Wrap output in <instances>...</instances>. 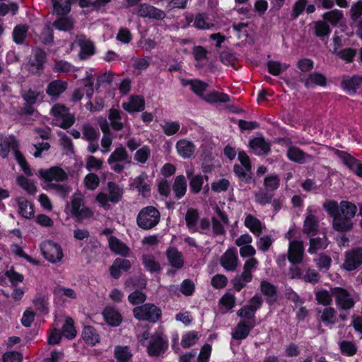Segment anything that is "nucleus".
Masks as SVG:
<instances>
[{"instance_id": "nucleus-1", "label": "nucleus", "mask_w": 362, "mask_h": 362, "mask_svg": "<svg viewBox=\"0 0 362 362\" xmlns=\"http://www.w3.org/2000/svg\"><path fill=\"white\" fill-rule=\"evenodd\" d=\"M323 208L333 218L332 227L340 233L349 232L353 228L352 218L357 213V206L349 201H341L339 204L329 200L323 204Z\"/></svg>"}, {"instance_id": "nucleus-2", "label": "nucleus", "mask_w": 362, "mask_h": 362, "mask_svg": "<svg viewBox=\"0 0 362 362\" xmlns=\"http://www.w3.org/2000/svg\"><path fill=\"white\" fill-rule=\"evenodd\" d=\"M12 151L14 156L21 167L24 173L28 176H32L33 172L29 167L23 154L18 151V144L16 139L13 136H4L0 135V156L6 158Z\"/></svg>"}, {"instance_id": "nucleus-3", "label": "nucleus", "mask_w": 362, "mask_h": 362, "mask_svg": "<svg viewBox=\"0 0 362 362\" xmlns=\"http://www.w3.org/2000/svg\"><path fill=\"white\" fill-rule=\"evenodd\" d=\"M160 217V212L154 206H148L139 212L136 223L144 230H150L159 223Z\"/></svg>"}, {"instance_id": "nucleus-4", "label": "nucleus", "mask_w": 362, "mask_h": 362, "mask_svg": "<svg viewBox=\"0 0 362 362\" xmlns=\"http://www.w3.org/2000/svg\"><path fill=\"white\" fill-rule=\"evenodd\" d=\"M66 209L78 221L90 218L93 214V211L84 205L83 197L80 193L74 194L71 203L66 205Z\"/></svg>"}, {"instance_id": "nucleus-5", "label": "nucleus", "mask_w": 362, "mask_h": 362, "mask_svg": "<svg viewBox=\"0 0 362 362\" xmlns=\"http://www.w3.org/2000/svg\"><path fill=\"white\" fill-rule=\"evenodd\" d=\"M131 163V158L122 146L116 148L107 159V163L111 170L117 173H122L124 169V165Z\"/></svg>"}, {"instance_id": "nucleus-6", "label": "nucleus", "mask_w": 362, "mask_h": 362, "mask_svg": "<svg viewBox=\"0 0 362 362\" xmlns=\"http://www.w3.org/2000/svg\"><path fill=\"white\" fill-rule=\"evenodd\" d=\"M50 113L55 118L56 124L63 129L71 127L75 122L74 116L63 105H54L50 110Z\"/></svg>"}, {"instance_id": "nucleus-7", "label": "nucleus", "mask_w": 362, "mask_h": 362, "mask_svg": "<svg viewBox=\"0 0 362 362\" xmlns=\"http://www.w3.org/2000/svg\"><path fill=\"white\" fill-rule=\"evenodd\" d=\"M134 317L139 320L156 322L159 320L161 310L153 304L146 303L133 309Z\"/></svg>"}, {"instance_id": "nucleus-8", "label": "nucleus", "mask_w": 362, "mask_h": 362, "mask_svg": "<svg viewBox=\"0 0 362 362\" xmlns=\"http://www.w3.org/2000/svg\"><path fill=\"white\" fill-rule=\"evenodd\" d=\"M334 154L340 158L342 163L358 177H362V163L346 151L332 148Z\"/></svg>"}, {"instance_id": "nucleus-9", "label": "nucleus", "mask_w": 362, "mask_h": 362, "mask_svg": "<svg viewBox=\"0 0 362 362\" xmlns=\"http://www.w3.org/2000/svg\"><path fill=\"white\" fill-rule=\"evenodd\" d=\"M41 250L45 258L52 263L59 262L63 257L61 246L53 241H45L41 245Z\"/></svg>"}, {"instance_id": "nucleus-10", "label": "nucleus", "mask_w": 362, "mask_h": 362, "mask_svg": "<svg viewBox=\"0 0 362 362\" xmlns=\"http://www.w3.org/2000/svg\"><path fill=\"white\" fill-rule=\"evenodd\" d=\"M293 231L289 230L288 233L286 234V238L289 240V247H288V257L285 255H279L276 259V263L278 266L284 269V267L286 264L287 260L290 264L289 267V273L288 274L291 279L294 278V273L292 269L294 267V240H292ZM285 272V270H284Z\"/></svg>"}, {"instance_id": "nucleus-11", "label": "nucleus", "mask_w": 362, "mask_h": 362, "mask_svg": "<svg viewBox=\"0 0 362 362\" xmlns=\"http://www.w3.org/2000/svg\"><path fill=\"white\" fill-rule=\"evenodd\" d=\"M362 264V247L353 248L345 253L343 269L348 272L357 269Z\"/></svg>"}, {"instance_id": "nucleus-12", "label": "nucleus", "mask_w": 362, "mask_h": 362, "mask_svg": "<svg viewBox=\"0 0 362 362\" xmlns=\"http://www.w3.org/2000/svg\"><path fill=\"white\" fill-rule=\"evenodd\" d=\"M38 174L41 178L47 182H64L67 180V173L60 167L54 166L49 169H41Z\"/></svg>"}, {"instance_id": "nucleus-13", "label": "nucleus", "mask_w": 362, "mask_h": 362, "mask_svg": "<svg viewBox=\"0 0 362 362\" xmlns=\"http://www.w3.org/2000/svg\"><path fill=\"white\" fill-rule=\"evenodd\" d=\"M168 344L160 334L156 333L151 336L149 345L147 347L148 354L152 356H157L165 351Z\"/></svg>"}, {"instance_id": "nucleus-14", "label": "nucleus", "mask_w": 362, "mask_h": 362, "mask_svg": "<svg viewBox=\"0 0 362 362\" xmlns=\"http://www.w3.org/2000/svg\"><path fill=\"white\" fill-rule=\"evenodd\" d=\"M331 293L335 296L337 305L342 310H349L354 307V300L350 298L349 292L341 287H334L331 288Z\"/></svg>"}, {"instance_id": "nucleus-15", "label": "nucleus", "mask_w": 362, "mask_h": 362, "mask_svg": "<svg viewBox=\"0 0 362 362\" xmlns=\"http://www.w3.org/2000/svg\"><path fill=\"white\" fill-rule=\"evenodd\" d=\"M177 155L183 159H189L194 156L197 147L194 142L187 139H180L175 144Z\"/></svg>"}, {"instance_id": "nucleus-16", "label": "nucleus", "mask_w": 362, "mask_h": 362, "mask_svg": "<svg viewBox=\"0 0 362 362\" xmlns=\"http://www.w3.org/2000/svg\"><path fill=\"white\" fill-rule=\"evenodd\" d=\"M362 84V76L354 74L351 76L344 75L341 81V88L349 95H354Z\"/></svg>"}, {"instance_id": "nucleus-17", "label": "nucleus", "mask_w": 362, "mask_h": 362, "mask_svg": "<svg viewBox=\"0 0 362 362\" xmlns=\"http://www.w3.org/2000/svg\"><path fill=\"white\" fill-rule=\"evenodd\" d=\"M299 81L303 83L305 87L308 89H313L315 86L325 87L327 84L326 76L317 71H314L307 76L304 75L300 78Z\"/></svg>"}, {"instance_id": "nucleus-18", "label": "nucleus", "mask_w": 362, "mask_h": 362, "mask_svg": "<svg viewBox=\"0 0 362 362\" xmlns=\"http://www.w3.org/2000/svg\"><path fill=\"white\" fill-rule=\"evenodd\" d=\"M45 62L46 53L40 49H35L34 50V59H30L26 66L30 72L37 74L43 70Z\"/></svg>"}, {"instance_id": "nucleus-19", "label": "nucleus", "mask_w": 362, "mask_h": 362, "mask_svg": "<svg viewBox=\"0 0 362 362\" xmlns=\"http://www.w3.org/2000/svg\"><path fill=\"white\" fill-rule=\"evenodd\" d=\"M136 13L141 17L155 20H163L165 18V13L163 11L146 4H140Z\"/></svg>"}, {"instance_id": "nucleus-20", "label": "nucleus", "mask_w": 362, "mask_h": 362, "mask_svg": "<svg viewBox=\"0 0 362 362\" xmlns=\"http://www.w3.org/2000/svg\"><path fill=\"white\" fill-rule=\"evenodd\" d=\"M238 257L235 248L228 249L221 257L220 264L227 271H235L238 267Z\"/></svg>"}, {"instance_id": "nucleus-21", "label": "nucleus", "mask_w": 362, "mask_h": 362, "mask_svg": "<svg viewBox=\"0 0 362 362\" xmlns=\"http://www.w3.org/2000/svg\"><path fill=\"white\" fill-rule=\"evenodd\" d=\"M18 214L25 219H31L35 216L34 205L23 197L15 198Z\"/></svg>"}, {"instance_id": "nucleus-22", "label": "nucleus", "mask_w": 362, "mask_h": 362, "mask_svg": "<svg viewBox=\"0 0 362 362\" xmlns=\"http://www.w3.org/2000/svg\"><path fill=\"white\" fill-rule=\"evenodd\" d=\"M215 211L218 217H212V229L216 235H223L225 233L224 225L228 224V219L227 216L216 206Z\"/></svg>"}, {"instance_id": "nucleus-23", "label": "nucleus", "mask_w": 362, "mask_h": 362, "mask_svg": "<svg viewBox=\"0 0 362 362\" xmlns=\"http://www.w3.org/2000/svg\"><path fill=\"white\" fill-rule=\"evenodd\" d=\"M93 77L91 75H87L84 80L83 87L76 90L72 96L74 101H79L83 96L84 93L88 98L93 94Z\"/></svg>"}, {"instance_id": "nucleus-24", "label": "nucleus", "mask_w": 362, "mask_h": 362, "mask_svg": "<svg viewBox=\"0 0 362 362\" xmlns=\"http://www.w3.org/2000/svg\"><path fill=\"white\" fill-rule=\"evenodd\" d=\"M199 212L194 208H189L185 214V221L188 230L191 233L199 230Z\"/></svg>"}, {"instance_id": "nucleus-25", "label": "nucleus", "mask_w": 362, "mask_h": 362, "mask_svg": "<svg viewBox=\"0 0 362 362\" xmlns=\"http://www.w3.org/2000/svg\"><path fill=\"white\" fill-rule=\"evenodd\" d=\"M145 107L144 98L140 95H132L127 102L122 103V107L128 112L142 111Z\"/></svg>"}, {"instance_id": "nucleus-26", "label": "nucleus", "mask_w": 362, "mask_h": 362, "mask_svg": "<svg viewBox=\"0 0 362 362\" xmlns=\"http://www.w3.org/2000/svg\"><path fill=\"white\" fill-rule=\"evenodd\" d=\"M134 187L143 197H148L151 192V184L147 180V175L142 173L135 177L132 183Z\"/></svg>"}, {"instance_id": "nucleus-27", "label": "nucleus", "mask_w": 362, "mask_h": 362, "mask_svg": "<svg viewBox=\"0 0 362 362\" xmlns=\"http://www.w3.org/2000/svg\"><path fill=\"white\" fill-rule=\"evenodd\" d=\"M254 326L255 324L247 323L245 320H240L232 333L233 338L237 340L245 339Z\"/></svg>"}, {"instance_id": "nucleus-28", "label": "nucleus", "mask_w": 362, "mask_h": 362, "mask_svg": "<svg viewBox=\"0 0 362 362\" xmlns=\"http://www.w3.org/2000/svg\"><path fill=\"white\" fill-rule=\"evenodd\" d=\"M103 316L105 322L111 326L117 327L122 322L121 314L113 307H106L103 311Z\"/></svg>"}, {"instance_id": "nucleus-29", "label": "nucleus", "mask_w": 362, "mask_h": 362, "mask_svg": "<svg viewBox=\"0 0 362 362\" xmlns=\"http://www.w3.org/2000/svg\"><path fill=\"white\" fill-rule=\"evenodd\" d=\"M250 146L257 155L267 154L270 151V145L264 138L257 137L250 142Z\"/></svg>"}, {"instance_id": "nucleus-30", "label": "nucleus", "mask_w": 362, "mask_h": 362, "mask_svg": "<svg viewBox=\"0 0 362 362\" xmlns=\"http://www.w3.org/2000/svg\"><path fill=\"white\" fill-rule=\"evenodd\" d=\"M319 230V223L315 216L309 214L303 224V233L308 235L315 236Z\"/></svg>"}, {"instance_id": "nucleus-31", "label": "nucleus", "mask_w": 362, "mask_h": 362, "mask_svg": "<svg viewBox=\"0 0 362 362\" xmlns=\"http://www.w3.org/2000/svg\"><path fill=\"white\" fill-rule=\"evenodd\" d=\"M166 256L172 267L176 269H180L183 267L184 259L182 255L176 248H168L166 251Z\"/></svg>"}, {"instance_id": "nucleus-32", "label": "nucleus", "mask_w": 362, "mask_h": 362, "mask_svg": "<svg viewBox=\"0 0 362 362\" xmlns=\"http://www.w3.org/2000/svg\"><path fill=\"white\" fill-rule=\"evenodd\" d=\"M66 89V83L61 80H55L49 83L47 88V93L56 100Z\"/></svg>"}, {"instance_id": "nucleus-33", "label": "nucleus", "mask_w": 362, "mask_h": 362, "mask_svg": "<svg viewBox=\"0 0 362 362\" xmlns=\"http://www.w3.org/2000/svg\"><path fill=\"white\" fill-rule=\"evenodd\" d=\"M76 43L81 47V57L83 58L87 55L93 54L94 52V46L93 43L83 35L76 37Z\"/></svg>"}, {"instance_id": "nucleus-34", "label": "nucleus", "mask_w": 362, "mask_h": 362, "mask_svg": "<svg viewBox=\"0 0 362 362\" xmlns=\"http://www.w3.org/2000/svg\"><path fill=\"white\" fill-rule=\"evenodd\" d=\"M108 243L110 250L116 254L126 256L129 251V249L124 243L114 236L110 237Z\"/></svg>"}, {"instance_id": "nucleus-35", "label": "nucleus", "mask_w": 362, "mask_h": 362, "mask_svg": "<svg viewBox=\"0 0 362 362\" xmlns=\"http://www.w3.org/2000/svg\"><path fill=\"white\" fill-rule=\"evenodd\" d=\"M262 293L267 296L269 303H273L277 298L276 287L267 281H262L260 284Z\"/></svg>"}, {"instance_id": "nucleus-36", "label": "nucleus", "mask_w": 362, "mask_h": 362, "mask_svg": "<svg viewBox=\"0 0 362 362\" xmlns=\"http://www.w3.org/2000/svg\"><path fill=\"white\" fill-rule=\"evenodd\" d=\"M173 190L177 199H181L187 191V180L183 175H178L175 177Z\"/></svg>"}, {"instance_id": "nucleus-37", "label": "nucleus", "mask_w": 362, "mask_h": 362, "mask_svg": "<svg viewBox=\"0 0 362 362\" xmlns=\"http://www.w3.org/2000/svg\"><path fill=\"white\" fill-rule=\"evenodd\" d=\"M244 223L245 226L255 235H259L262 231L260 221L251 214L246 216Z\"/></svg>"}, {"instance_id": "nucleus-38", "label": "nucleus", "mask_w": 362, "mask_h": 362, "mask_svg": "<svg viewBox=\"0 0 362 362\" xmlns=\"http://www.w3.org/2000/svg\"><path fill=\"white\" fill-rule=\"evenodd\" d=\"M332 53L344 61L346 64H349L354 62L357 52L354 48L347 47L340 50L333 49Z\"/></svg>"}, {"instance_id": "nucleus-39", "label": "nucleus", "mask_w": 362, "mask_h": 362, "mask_svg": "<svg viewBox=\"0 0 362 362\" xmlns=\"http://www.w3.org/2000/svg\"><path fill=\"white\" fill-rule=\"evenodd\" d=\"M108 118L110 122L111 127L116 131L123 129L124 123L122 122V112L116 109H111L109 112Z\"/></svg>"}, {"instance_id": "nucleus-40", "label": "nucleus", "mask_w": 362, "mask_h": 362, "mask_svg": "<svg viewBox=\"0 0 362 362\" xmlns=\"http://www.w3.org/2000/svg\"><path fill=\"white\" fill-rule=\"evenodd\" d=\"M203 100L209 103H226L230 101V97L223 93L211 91L203 96Z\"/></svg>"}, {"instance_id": "nucleus-41", "label": "nucleus", "mask_w": 362, "mask_h": 362, "mask_svg": "<svg viewBox=\"0 0 362 362\" xmlns=\"http://www.w3.org/2000/svg\"><path fill=\"white\" fill-rule=\"evenodd\" d=\"M192 54L197 62L196 66H203L206 64L208 51L204 47L195 46L193 48Z\"/></svg>"}, {"instance_id": "nucleus-42", "label": "nucleus", "mask_w": 362, "mask_h": 362, "mask_svg": "<svg viewBox=\"0 0 362 362\" xmlns=\"http://www.w3.org/2000/svg\"><path fill=\"white\" fill-rule=\"evenodd\" d=\"M339 347L341 354L345 356H354L358 350V347L353 341L348 340H342L339 344Z\"/></svg>"}, {"instance_id": "nucleus-43", "label": "nucleus", "mask_w": 362, "mask_h": 362, "mask_svg": "<svg viewBox=\"0 0 362 362\" xmlns=\"http://www.w3.org/2000/svg\"><path fill=\"white\" fill-rule=\"evenodd\" d=\"M258 264L257 259L254 257L250 258L245 262L242 274L244 275L246 280L252 279V272L257 269Z\"/></svg>"}, {"instance_id": "nucleus-44", "label": "nucleus", "mask_w": 362, "mask_h": 362, "mask_svg": "<svg viewBox=\"0 0 362 362\" xmlns=\"http://www.w3.org/2000/svg\"><path fill=\"white\" fill-rule=\"evenodd\" d=\"M107 192L110 195V202L117 203L122 199L123 189L112 182L107 183Z\"/></svg>"}, {"instance_id": "nucleus-45", "label": "nucleus", "mask_w": 362, "mask_h": 362, "mask_svg": "<svg viewBox=\"0 0 362 362\" xmlns=\"http://www.w3.org/2000/svg\"><path fill=\"white\" fill-rule=\"evenodd\" d=\"M22 97L28 105H32L42 99V93L37 90L29 89L22 93Z\"/></svg>"}, {"instance_id": "nucleus-46", "label": "nucleus", "mask_w": 362, "mask_h": 362, "mask_svg": "<svg viewBox=\"0 0 362 362\" xmlns=\"http://www.w3.org/2000/svg\"><path fill=\"white\" fill-rule=\"evenodd\" d=\"M54 12L58 15L68 13L71 11V0H52Z\"/></svg>"}, {"instance_id": "nucleus-47", "label": "nucleus", "mask_w": 362, "mask_h": 362, "mask_svg": "<svg viewBox=\"0 0 362 362\" xmlns=\"http://www.w3.org/2000/svg\"><path fill=\"white\" fill-rule=\"evenodd\" d=\"M151 150L147 145L143 146L136 150L134 156V159L139 163L144 164L150 158Z\"/></svg>"}, {"instance_id": "nucleus-48", "label": "nucleus", "mask_w": 362, "mask_h": 362, "mask_svg": "<svg viewBox=\"0 0 362 362\" xmlns=\"http://www.w3.org/2000/svg\"><path fill=\"white\" fill-rule=\"evenodd\" d=\"M315 35L323 39L325 37H328L331 33V28L326 21H317L315 23Z\"/></svg>"}, {"instance_id": "nucleus-49", "label": "nucleus", "mask_w": 362, "mask_h": 362, "mask_svg": "<svg viewBox=\"0 0 362 362\" xmlns=\"http://www.w3.org/2000/svg\"><path fill=\"white\" fill-rule=\"evenodd\" d=\"M119 267L121 271H127L131 267V264L129 260L125 259H116L112 266L110 267V273L111 276L115 279H118L117 273L115 272V269Z\"/></svg>"}, {"instance_id": "nucleus-50", "label": "nucleus", "mask_w": 362, "mask_h": 362, "mask_svg": "<svg viewBox=\"0 0 362 362\" xmlns=\"http://www.w3.org/2000/svg\"><path fill=\"white\" fill-rule=\"evenodd\" d=\"M16 182L17 184L29 194H34L37 191L35 184L30 180L23 175L18 176Z\"/></svg>"}, {"instance_id": "nucleus-51", "label": "nucleus", "mask_w": 362, "mask_h": 362, "mask_svg": "<svg viewBox=\"0 0 362 362\" xmlns=\"http://www.w3.org/2000/svg\"><path fill=\"white\" fill-rule=\"evenodd\" d=\"M335 309L332 307H326L320 316V319L325 325H334L336 323Z\"/></svg>"}, {"instance_id": "nucleus-52", "label": "nucleus", "mask_w": 362, "mask_h": 362, "mask_svg": "<svg viewBox=\"0 0 362 362\" xmlns=\"http://www.w3.org/2000/svg\"><path fill=\"white\" fill-rule=\"evenodd\" d=\"M194 26L198 29H210L214 24L208 21V16L206 13L197 14L194 21Z\"/></svg>"}, {"instance_id": "nucleus-53", "label": "nucleus", "mask_w": 362, "mask_h": 362, "mask_svg": "<svg viewBox=\"0 0 362 362\" xmlns=\"http://www.w3.org/2000/svg\"><path fill=\"white\" fill-rule=\"evenodd\" d=\"M143 264L151 272H156L160 269V264L151 255H144L143 256Z\"/></svg>"}, {"instance_id": "nucleus-54", "label": "nucleus", "mask_w": 362, "mask_h": 362, "mask_svg": "<svg viewBox=\"0 0 362 362\" xmlns=\"http://www.w3.org/2000/svg\"><path fill=\"white\" fill-rule=\"evenodd\" d=\"M325 240H326V237L325 235H323V238H311L310 239V246L308 252L310 254H314L317 250L325 248L326 245L325 244Z\"/></svg>"}, {"instance_id": "nucleus-55", "label": "nucleus", "mask_w": 362, "mask_h": 362, "mask_svg": "<svg viewBox=\"0 0 362 362\" xmlns=\"http://www.w3.org/2000/svg\"><path fill=\"white\" fill-rule=\"evenodd\" d=\"M198 333L195 331H189L183 334L181 345L183 348H189L194 345L198 341Z\"/></svg>"}, {"instance_id": "nucleus-56", "label": "nucleus", "mask_w": 362, "mask_h": 362, "mask_svg": "<svg viewBox=\"0 0 362 362\" xmlns=\"http://www.w3.org/2000/svg\"><path fill=\"white\" fill-rule=\"evenodd\" d=\"M188 84L190 86L191 90L203 99V96L205 95L204 92L208 86L207 83L198 79H194L189 81Z\"/></svg>"}, {"instance_id": "nucleus-57", "label": "nucleus", "mask_w": 362, "mask_h": 362, "mask_svg": "<svg viewBox=\"0 0 362 362\" xmlns=\"http://www.w3.org/2000/svg\"><path fill=\"white\" fill-rule=\"evenodd\" d=\"M53 25L59 30L68 31L73 28L74 21L69 17H62L55 21Z\"/></svg>"}, {"instance_id": "nucleus-58", "label": "nucleus", "mask_w": 362, "mask_h": 362, "mask_svg": "<svg viewBox=\"0 0 362 362\" xmlns=\"http://www.w3.org/2000/svg\"><path fill=\"white\" fill-rule=\"evenodd\" d=\"M115 356L119 362H127L132 356L127 346H117Z\"/></svg>"}, {"instance_id": "nucleus-59", "label": "nucleus", "mask_w": 362, "mask_h": 362, "mask_svg": "<svg viewBox=\"0 0 362 362\" xmlns=\"http://www.w3.org/2000/svg\"><path fill=\"white\" fill-rule=\"evenodd\" d=\"M315 299L318 304L328 306L332 301V296L328 291L321 289L315 293Z\"/></svg>"}, {"instance_id": "nucleus-60", "label": "nucleus", "mask_w": 362, "mask_h": 362, "mask_svg": "<svg viewBox=\"0 0 362 362\" xmlns=\"http://www.w3.org/2000/svg\"><path fill=\"white\" fill-rule=\"evenodd\" d=\"M223 313L228 312L235 306V298L234 295L227 293L224 294L220 300Z\"/></svg>"}, {"instance_id": "nucleus-61", "label": "nucleus", "mask_w": 362, "mask_h": 362, "mask_svg": "<svg viewBox=\"0 0 362 362\" xmlns=\"http://www.w3.org/2000/svg\"><path fill=\"white\" fill-rule=\"evenodd\" d=\"M324 20L331 23L332 25H337L343 18L341 11L334 9L325 13L322 16Z\"/></svg>"}, {"instance_id": "nucleus-62", "label": "nucleus", "mask_w": 362, "mask_h": 362, "mask_svg": "<svg viewBox=\"0 0 362 362\" xmlns=\"http://www.w3.org/2000/svg\"><path fill=\"white\" fill-rule=\"evenodd\" d=\"M162 129L165 135L173 136L179 132L180 124L177 121H167L162 125Z\"/></svg>"}, {"instance_id": "nucleus-63", "label": "nucleus", "mask_w": 362, "mask_h": 362, "mask_svg": "<svg viewBox=\"0 0 362 362\" xmlns=\"http://www.w3.org/2000/svg\"><path fill=\"white\" fill-rule=\"evenodd\" d=\"M288 66L285 64H281L276 61H269L267 63V69L269 72L274 75L278 76L287 69Z\"/></svg>"}, {"instance_id": "nucleus-64", "label": "nucleus", "mask_w": 362, "mask_h": 362, "mask_svg": "<svg viewBox=\"0 0 362 362\" xmlns=\"http://www.w3.org/2000/svg\"><path fill=\"white\" fill-rule=\"evenodd\" d=\"M28 28L25 25H17L13 32V40L17 44H21L23 42L26 35Z\"/></svg>"}]
</instances>
